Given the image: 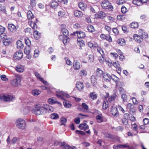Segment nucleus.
I'll return each mask as SVG.
<instances>
[{
  "label": "nucleus",
  "instance_id": "1",
  "mask_svg": "<svg viewBox=\"0 0 149 149\" xmlns=\"http://www.w3.org/2000/svg\"><path fill=\"white\" fill-rule=\"evenodd\" d=\"M112 76H111L108 74L104 73L103 76V80L105 81L108 82L109 81L112 79L116 82V86H118V84L119 83H118L119 79L114 75L113 74Z\"/></svg>",
  "mask_w": 149,
  "mask_h": 149
},
{
  "label": "nucleus",
  "instance_id": "2",
  "mask_svg": "<svg viewBox=\"0 0 149 149\" xmlns=\"http://www.w3.org/2000/svg\"><path fill=\"white\" fill-rule=\"evenodd\" d=\"M101 5L103 8L108 9L110 11L112 10L113 9L111 3L107 0H103L101 3Z\"/></svg>",
  "mask_w": 149,
  "mask_h": 149
},
{
  "label": "nucleus",
  "instance_id": "3",
  "mask_svg": "<svg viewBox=\"0 0 149 149\" xmlns=\"http://www.w3.org/2000/svg\"><path fill=\"white\" fill-rule=\"evenodd\" d=\"M54 109L52 107L48 104L41 107V114H44L47 112H53Z\"/></svg>",
  "mask_w": 149,
  "mask_h": 149
},
{
  "label": "nucleus",
  "instance_id": "4",
  "mask_svg": "<svg viewBox=\"0 0 149 149\" xmlns=\"http://www.w3.org/2000/svg\"><path fill=\"white\" fill-rule=\"evenodd\" d=\"M17 126L19 128L24 129L26 126L25 121L22 119H18L16 121Z\"/></svg>",
  "mask_w": 149,
  "mask_h": 149
},
{
  "label": "nucleus",
  "instance_id": "5",
  "mask_svg": "<svg viewBox=\"0 0 149 149\" xmlns=\"http://www.w3.org/2000/svg\"><path fill=\"white\" fill-rule=\"evenodd\" d=\"M88 106L85 103H83L82 105L79 106L77 107V109L81 111L87 112L88 109Z\"/></svg>",
  "mask_w": 149,
  "mask_h": 149
},
{
  "label": "nucleus",
  "instance_id": "6",
  "mask_svg": "<svg viewBox=\"0 0 149 149\" xmlns=\"http://www.w3.org/2000/svg\"><path fill=\"white\" fill-rule=\"evenodd\" d=\"M32 111L36 115L41 114V107L36 105L33 108Z\"/></svg>",
  "mask_w": 149,
  "mask_h": 149
},
{
  "label": "nucleus",
  "instance_id": "7",
  "mask_svg": "<svg viewBox=\"0 0 149 149\" xmlns=\"http://www.w3.org/2000/svg\"><path fill=\"white\" fill-rule=\"evenodd\" d=\"M0 99L1 100L8 102L13 101L15 99V97L11 95H3L0 97Z\"/></svg>",
  "mask_w": 149,
  "mask_h": 149
},
{
  "label": "nucleus",
  "instance_id": "8",
  "mask_svg": "<svg viewBox=\"0 0 149 149\" xmlns=\"http://www.w3.org/2000/svg\"><path fill=\"white\" fill-rule=\"evenodd\" d=\"M58 39L62 41L65 45L66 43L69 42L70 41L69 38L68 36H65L63 35H60Z\"/></svg>",
  "mask_w": 149,
  "mask_h": 149
},
{
  "label": "nucleus",
  "instance_id": "9",
  "mask_svg": "<svg viewBox=\"0 0 149 149\" xmlns=\"http://www.w3.org/2000/svg\"><path fill=\"white\" fill-rule=\"evenodd\" d=\"M61 31L64 35L68 36L69 35L68 30L66 28V26L65 24H62L61 25Z\"/></svg>",
  "mask_w": 149,
  "mask_h": 149
},
{
  "label": "nucleus",
  "instance_id": "10",
  "mask_svg": "<svg viewBox=\"0 0 149 149\" xmlns=\"http://www.w3.org/2000/svg\"><path fill=\"white\" fill-rule=\"evenodd\" d=\"M94 17L96 19H103L106 17V14L102 11H99L94 15Z\"/></svg>",
  "mask_w": 149,
  "mask_h": 149
},
{
  "label": "nucleus",
  "instance_id": "11",
  "mask_svg": "<svg viewBox=\"0 0 149 149\" xmlns=\"http://www.w3.org/2000/svg\"><path fill=\"white\" fill-rule=\"evenodd\" d=\"M23 54L22 52L19 50L16 52L14 56V58L15 59L20 60L23 57Z\"/></svg>",
  "mask_w": 149,
  "mask_h": 149
},
{
  "label": "nucleus",
  "instance_id": "12",
  "mask_svg": "<svg viewBox=\"0 0 149 149\" xmlns=\"http://www.w3.org/2000/svg\"><path fill=\"white\" fill-rule=\"evenodd\" d=\"M111 112L112 115L114 116L117 117L119 115V113L117 108L115 107H112L111 109Z\"/></svg>",
  "mask_w": 149,
  "mask_h": 149
},
{
  "label": "nucleus",
  "instance_id": "13",
  "mask_svg": "<svg viewBox=\"0 0 149 149\" xmlns=\"http://www.w3.org/2000/svg\"><path fill=\"white\" fill-rule=\"evenodd\" d=\"M20 78L17 77L12 80L11 81V84L13 86H17L20 84Z\"/></svg>",
  "mask_w": 149,
  "mask_h": 149
},
{
  "label": "nucleus",
  "instance_id": "14",
  "mask_svg": "<svg viewBox=\"0 0 149 149\" xmlns=\"http://www.w3.org/2000/svg\"><path fill=\"white\" fill-rule=\"evenodd\" d=\"M100 37L102 39L106 40L109 42L112 41V38L109 35H105L104 34H102L100 36Z\"/></svg>",
  "mask_w": 149,
  "mask_h": 149
},
{
  "label": "nucleus",
  "instance_id": "15",
  "mask_svg": "<svg viewBox=\"0 0 149 149\" xmlns=\"http://www.w3.org/2000/svg\"><path fill=\"white\" fill-rule=\"evenodd\" d=\"M133 37L135 40L138 42H140L143 41V39L142 37L137 34H134Z\"/></svg>",
  "mask_w": 149,
  "mask_h": 149
},
{
  "label": "nucleus",
  "instance_id": "16",
  "mask_svg": "<svg viewBox=\"0 0 149 149\" xmlns=\"http://www.w3.org/2000/svg\"><path fill=\"white\" fill-rule=\"evenodd\" d=\"M77 34L78 38H84L86 37V34L84 32L81 31H77L75 33Z\"/></svg>",
  "mask_w": 149,
  "mask_h": 149
},
{
  "label": "nucleus",
  "instance_id": "17",
  "mask_svg": "<svg viewBox=\"0 0 149 149\" xmlns=\"http://www.w3.org/2000/svg\"><path fill=\"white\" fill-rule=\"evenodd\" d=\"M8 28L11 31L13 32H15L17 30V28L15 26L12 24H8Z\"/></svg>",
  "mask_w": 149,
  "mask_h": 149
},
{
  "label": "nucleus",
  "instance_id": "18",
  "mask_svg": "<svg viewBox=\"0 0 149 149\" xmlns=\"http://www.w3.org/2000/svg\"><path fill=\"white\" fill-rule=\"evenodd\" d=\"M95 72L96 76L100 77L103 76L104 74L102 70L99 68H97Z\"/></svg>",
  "mask_w": 149,
  "mask_h": 149
},
{
  "label": "nucleus",
  "instance_id": "19",
  "mask_svg": "<svg viewBox=\"0 0 149 149\" xmlns=\"http://www.w3.org/2000/svg\"><path fill=\"white\" fill-rule=\"evenodd\" d=\"M97 95L95 92H93L90 93L89 94V97L92 100L96 99L97 98Z\"/></svg>",
  "mask_w": 149,
  "mask_h": 149
},
{
  "label": "nucleus",
  "instance_id": "20",
  "mask_svg": "<svg viewBox=\"0 0 149 149\" xmlns=\"http://www.w3.org/2000/svg\"><path fill=\"white\" fill-rule=\"evenodd\" d=\"M73 67L74 70H78L80 68V63L78 62L74 63L73 64Z\"/></svg>",
  "mask_w": 149,
  "mask_h": 149
},
{
  "label": "nucleus",
  "instance_id": "21",
  "mask_svg": "<svg viewBox=\"0 0 149 149\" xmlns=\"http://www.w3.org/2000/svg\"><path fill=\"white\" fill-rule=\"evenodd\" d=\"M76 86L77 89L81 91L84 88V85L83 83L78 82L76 84Z\"/></svg>",
  "mask_w": 149,
  "mask_h": 149
},
{
  "label": "nucleus",
  "instance_id": "22",
  "mask_svg": "<svg viewBox=\"0 0 149 149\" xmlns=\"http://www.w3.org/2000/svg\"><path fill=\"white\" fill-rule=\"evenodd\" d=\"M79 128L81 130H86L89 127L86 123H84L81 124L79 126Z\"/></svg>",
  "mask_w": 149,
  "mask_h": 149
},
{
  "label": "nucleus",
  "instance_id": "23",
  "mask_svg": "<svg viewBox=\"0 0 149 149\" xmlns=\"http://www.w3.org/2000/svg\"><path fill=\"white\" fill-rule=\"evenodd\" d=\"M74 16L77 17H82L83 14L81 11L78 10H75L74 12Z\"/></svg>",
  "mask_w": 149,
  "mask_h": 149
},
{
  "label": "nucleus",
  "instance_id": "24",
  "mask_svg": "<svg viewBox=\"0 0 149 149\" xmlns=\"http://www.w3.org/2000/svg\"><path fill=\"white\" fill-rule=\"evenodd\" d=\"M91 82L93 86H95L97 84V79L95 75H92L91 77Z\"/></svg>",
  "mask_w": 149,
  "mask_h": 149
},
{
  "label": "nucleus",
  "instance_id": "25",
  "mask_svg": "<svg viewBox=\"0 0 149 149\" xmlns=\"http://www.w3.org/2000/svg\"><path fill=\"white\" fill-rule=\"evenodd\" d=\"M103 117L102 114H99L96 116V119L97 122L101 123L103 121Z\"/></svg>",
  "mask_w": 149,
  "mask_h": 149
},
{
  "label": "nucleus",
  "instance_id": "26",
  "mask_svg": "<svg viewBox=\"0 0 149 149\" xmlns=\"http://www.w3.org/2000/svg\"><path fill=\"white\" fill-rule=\"evenodd\" d=\"M79 8L82 10L84 11L87 8V6L86 4L83 3H80L78 4Z\"/></svg>",
  "mask_w": 149,
  "mask_h": 149
},
{
  "label": "nucleus",
  "instance_id": "27",
  "mask_svg": "<svg viewBox=\"0 0 149 149\" xmlns=\"http://www.w3.org/2000/svg\"><path fill=\"white\" fill-rule=\"evenodd\" d=\"M77 44L80 47L79 49H81V47L84 45V42L80 38H78L77 40Z\"/></svg>",
  "mask_w": 149,
  "mask_h": 149
},
{
  "label": "nucleus",
  "instance_id": "28",
  "mask_svg": "<svg viewBox=\"0 0 149 149\" xmlns=\"http://www.w3.org/2000/svg\"><path fill=\"white\" fill-rule=\"evenodd\" d=\"M16 45H17V47L18 49H22L24 47V46L23 44L22 43V42L19 40L17 41Z\"/></svg>",
  "mask_w": 149,
  "mask_h": 149
},
{
  "label": "nucleus",
  "instance_id": "29",
  "mask_svg": "<svg viewBox=\"0 0 149 149\" xmlns=\"http://www.w3.org/2000/svg\"><path fill=\"white\" fill-rule=\"evenodd\" d=\"M118 83H119V84H118V86H117V87H119L118 90L120 92V93L125 92V90L121 86H120V85H121L122 86H123V83L122 82H119L118 81Z\"/></svg>",
  "mask_w": 149,
  "mask_h": 149
},
{
  "label": "nucleus",
  "instance_id": "30",
  "mask_svg": "<svg viewBox=\"0 0 149 149\" xmlns=\"http://www.w3.org/2000/svg\"><path fill=\"white\" fill-rule=\"evenodd\" d=\"M5 30V28L0 25V32L1 33L0 34V38H2V36H6V33H3Z\"/></svg>",
  "mask_w": 149,
  "mask_h": 149
},
{
  "label": "nucleus",
  "instance_id": "31",
  "mask_svg": "<svg viewBox=\"0 0 149 149\" xmlns=\"http://www.w3.org/2000/svg\"><path fill=\"white\" fill-rule=\"evenodd\" d=\"M87 74L86 71L85 70L83 69L80 71L79 74L81 77H85L87 75Z\"/></svg>",
  "mask_w": 149,
  "mask_h": 149
},
{
  "label": "nucleus",
  "instance_id": "32",
  "mask_svg": "<svg viewBox=\"0 0 149 149\" xmlns=\"http://www.w3.org/2000/svg\"><path fill=\"white\" fill-rule=\"evenodd\" d=\"M16 68V70L17 72H21L23 71L24 67L22 65H18Z\"/></svg>",
  "mask_w": 149,
  "mask_h": 149
},
{
  "label": "nucleus",
  "instance_id": "33",
  "mask_svg": "<svg viewBox=\"0 0 149 149\" xmlns=\"http://www.w3.org/2000/svg\"><path fill=\"white\" fill-rule=\"evenodd\" d=\"M41 35V33H39L38 31H33V35L34 38L36 39H38L39 37Z\"/></svg>",
  "mask_w": 149,
  "mask_h": 149
},
{
  "label": "nucleus",
  "instance_id": "34",
  "mask_svg": "<svg viewBox=\"0 0 149 149\" xmlns=\"http://www.w3.org/2000/svg\"><path fill=\"white\" fill-rule=\"evenodd\" d=\"M64 105L66 108H70L72 106V104L70 102L67 101L65 100L63 102Z\"/></svg>",
  "mask_w": 149,
  "mask_h": 149
},
{
  "label": "nucleus",
  "instance_id": "35",
  "mask_svg": "<svg viewBox=\"0 0 149 149\" xmlns=\"http://www.w3.org/2000/svg\"><path fill=\"white\" fill-rule=\"evenodd\" d=\"M40 91L39 90L35 89L32 91L31 93L34 96H37L40 93Z\"/></svg>",
  "mask_w": 149,
  "mask_h": 149
},
{
  "label": "nucleus",
  "instance_id": "36",
  "mask_svg": "<svg viewBox=\"0 0 149 149\" xmlns=\"http://www.w3.org/2000/svg\"><path fill=\"white\" fill-rule=\"evenodd\" d=\"M97 52L100 53L102 56L103 57H104V54L103 50L100 47H98L97 48Z\"/></svg>",
  "mask_w": 149,
  "mask_h": 149
},
{
  "label": "nucleus",
  "instance_id": "37",
  "mask_svg": "<svg viewBox=\"0 0 149 149\" xmlns=\"http://www.w3.org/2000/svg\"><path fill=\"white\" fill-rule=\"evenodd\" d=\"M56 99L54 97L48 99V102L51 104H53L56 103Z\"/></svg>",
  "mask_w": 149,
  "mask_h": 149
},
{
  "label": "nucleus",
  "instance_id": "38",
  "mask_svg": "<svg viewBox=\"0 0 149 149\" xmlns=\"http://www.w3.org/2000/svg\"><path fill=\"white\" fill-rule=\"evenodd\" d=\"M117 42L119 45L121 46L125 45V41L123 39H121L118 40Z\"/></svg>",
  "mask_w": 149,
  "mask_h": 149
},
{
  "label": "nucleus",
  "instance_id": "39",
  "mask_svg": "<svg viewBox=\"0 0 149 149\" xmlns=\"http://www.w3.org/2000/svg\"><path fill=\"white\" fill-rule=\"evenodd\" d=\"M87 28L89 32H92L95 31L94 27L91 25H88Z\"/></svg>",
  "mask_w": 149,
  "mask_h": 149
},
{
  "label": "nucleus",
  "instance_id": "40",
  "mask_svg": "<svg viewBox=\"0 0 149 149\" xmlns=\"http://www.w3.org/2000/svg\"><path fill=\"white\" fill-rule=\"evenodd\" d=\"M60 121L61 124H60V125H65V123L67 122V119L64 117H62L60 119Z\"/></svg>",
  "mask_w": 149,
  "mask_h": 149
},
{
  "label": "nucleus",
  "instance_id": "41",
  "mask_svg": "<svg viewBox=\"0 0 149 149\" xmlns=\"http://www.w3.org/2000/svg\"><path fill=\"white\" fill-rule=\"evenodd\" d=\"M3 45L5 46H8L10 43V40L8 39H4L3 40Z\"/></svg>",
  "mask_w": 149,
  "mask_h": 149
},
{
  "label": "nucleus",
  "instance_id": "42",
  "mask_svg": "<svg viewBox=\"0 0 149 149\" xmlns=\"http://www.w3.org/2000/svg\"><path fill=\"white\" fill-rule=\"evenodd\" d=\"M108 102L106 101H104L103 102L102 107L103 109H106L108 107Z\"/></svg>",
  "mask_w": 149,
  "mask_h": 149
},
{
  "label": "nucleus",
  "instance_id": "43",
  "mask_svg": "<svg viewBox=\"0 0 149 149\" xmlns=\"http://www.w3.org/2000/svg\"><path fill=\"white\" fill-rule=\"evenodd\" d=\"M27 16L29 19H31L33 17V15L31 11H29L27 13Z\"/></svg>",
  "mask_w": 149,
  "mask_h": 149
},
{
  "label": "nucleus",
  "instance_id": "44",
  "mask_svg": "<svg viewBox=\"0 0 149 149\" xmlns=\"http://www.w3.org/2000/svg\"><path fill=\"white\" fill-rule=\"evenodd\" d=\"M138 24L137 22H132L130 25L131 28H135L138 27Z\"/></svg>",
  "mask_w": 149,
  "mask_h": 149
},
{
  "label": "nucleus",
  "instance_id": "45",
  "mask_svg": "<svg viewBox=\"0 0 149 149\" xmlns=\"http://www.w3.org/2000/svg\"><path fill=\"white\" fill-rule=\"evenodd\" d=\"M133 105L131 103H128L127 105V108L128 109H130L129 111H132L133 112L134 110L133 109Z\"/></svg>",
  "mask_w": 149,
  "mask_h": 149
},
{
  "label": "nucleus",
  "instance_id": "46",
  "mask_svg": "<svg viewBox=\"0 0 149 149\" xmlns=\"http://www.w3.org/2000/svg\"><path fill=\"white\" fill-rule=\"evenodd\" d=\"M119 148H129L130 146L128 145V143H126L123 145H119Z\"/></svg>",
  "mask_w": 149,
  "mask_h": 149
},
{
  "label": "nucleus",
  "instance_id": "47",
  "mask_svg": "<svg viewBox=\"0 0 149 149\" xmlns=\"http://www.w3.org/2000/svg\"><path fill=\"white\" fill-rule=\"evenodd\" d=\"M116 96V94H113L111 96L109 97L108 99L109 101L110 102H111L114 101L115 100Z\"/></svg>",
  "mask_w": 149,
  "mask_h": 149
},
{
  "label": "nucleus",
  "instance_id": "48",
  "mask_svg": "<svg viewBox=\"0 0 149 149\" xmlns=\"http://www.w3.org/2000/svg\"><path fill=\"white\" fill-rule=\"evenodd\" d=\"M121 12L123 14H125L127 11V8L124 6H122L121 8Z\"/></svg>",
  "mask_w": 149,
  "mask_h": 149
},
{
  "label": "nucleus",
  "instance_id": "49",
  "mask_svg": "<svg viewBox=\"0 0 149 149\" xmlns=\"http://www.w3.org/2000/svg\"><path fill=\"white\" fill-rule=\"evenodd\" d=\"M65 12L64 10H61L58 13V15L61 17H63L65 15Z\"/></svg>",
  "mask_w": 149,
  "mask_h": 149
},
{
  "label": "nucleus",
  "instance_id": "50",
  "mask_svg": "<svg viewBox=\"0 0 149 149\" xmlns=\"http://www.w3.org/2000/svg\"><path fill=\"white\" fill-rule=\"evenodd\" d=\"M50 6L53 8L55 9L56 5V1H53L49 4Z\"/></svg>",
  "mask_w": 149,
  "mask_h": 149
},
{
  "label": "nucleus",
  "instance_id": "51",
  "mask_svg": "<svg viewBox=\"0 0 149 149\" xmlns=\"http://www.w3.org/2000/svg\"><path fill=\"white\" fill-rule=\"evenodd\" d=\"M66 64L69 65H72V62L70 60V59L67 57L64 58Z\"/></svg>",
  "mask_w": 149,
  "mask_h": 149
},
{
  "label": "nucleus",
  "instance_id": "52",
  "mask_svg": "<svg viewBox=\"0 0 149 149\" xmlns=\"http://www.w3.org/2000/svg\"><path fill=\"white\" fill-rule=\"evenodd\" d=\"M25 41L26 45L29 47L31 45V42L29 39L28 38H25Z\"/></svg>",
  "mask_w": 149,
  "mask_h": 149
},
{
  "label": "nucleus",
  "instance_id": "53",
  "mask_svg": "<svg viewBox=\"0 0 149 149\" xmlns=\"http://www.w3.org/2000/svg\"><path fill=\"white\" fill-rule=\"evenodd\" d=\"M145 33L144 31L141 29H140L138 31L139 35L141 36V37L145 35Z\"/></svg>",
  "mask_w": 149,
  "mask_h": 149
},
{
  "label": "nucleus",
  "instance_id": "54",
  "mask_svg": "<svg viewBox=\"0 0 149 149\" xmlns=\"http://www.w3.org/2000/svg\"><path fill=\"white\" fill-rule=\"evenodd\" d=\"M132 3L135 5L139 6L140 5L141 2L139 0H133Z\"/></svg>",
  "mask_w": 149,
  "mask_h": 149
},
{
  "label": "nucleus",
  "instance_id": "55",
  "mask_svg": "<svg viewBox=\"0 0 149 149\" xmlns=\"http://www.w3.org/2000/svg\"><path fill=\"white\" fill-rule=\"evenodd\" d=\"M31 26L32 27V28L33 29L35 30L37 28V25L36 24L35 22H31Z\"/></svg>",
  "mask_w": 149,
  "mask_h": 149
},
{
  "label": "nucleus",
  "instance_id": "56",
  "mask_svg": "<svg viewBox=\"0 0 149 149\" xmlns=\"http://www.w3.org/2000/svg\"><path fill=\"white\" fill-rule=\"evenodd\" d=\"M75 132L76 133L79 135H81L83 136H84L86 135V133L82 131L77 130Z\"/></svg>",
  "mask_w": 149,
  "mask_h": 149
},
{
  "label": "nucleus",
  "instance_id": "57",
  "mask_svg": "<svg viewBox=\"0 0 149 149\" xmlns=\"http://www.w3.org/2000/svg\"><path fill=\"white\" fill-rule=\"evenodd\" d=\"M132 126L133 130L134 131H136V133H137L138 128L136 124L135 123H134L132 125Z\"/></svg>",
  "mask_w": 149,
  "mask_h": 149
},
{
  "label": "nucleus",
  "instance_id": "58",
  "mask_svg": "<svg viewBox=\"0 0 149 149\" xmlns=\"http://www.w3.org/2000/svg\"><path fill=\"white\" fill-rule=\"evenodd\" d=\"M63 146H64V148L65 149H76L75 147L74 146H70L68 145H65V146L63 145Z\"/></svg>",
  "mask_w": 149,
  "mask_h": 149
},
{
  "label": "nucleus",
  "instance_id": "59",
  "mask_svg": "<svg viewBox=\"0 0 149 149\" xmlns=\"http://www.w3.org/2000/svg\"><path fill=\"white\" fill-rule=\"evenodd\" d=\"M88 60L90 62H93L94 61L93 56V55L90 54L88 55Z\"/></svg>",
  "mask_w": 149,
  "mask_h": 149
},
{
  "label": "nucleus",
  "instance_id": "60",
  "mask_svg": "<svg viewBox=\"0 0 149 149\" xmlns=\"http://www.w3.org/2000/svg\"><path fill=\"white\" fill-rule=\"evenodd\" d=\"M34 74L37 78L40 81L41 80V79L42 78L40 76V74L38 72H35Z\"/></svg>",
  "mask_w": 149,
  "mask_h": 149
},
{
  "label": "nucleus",
  "instance_id": "61",
  "mask_svg": "<svg viewBox=\"0 0 149 149\" xmlns=\"http://www.w3.org/2000/svg\"><path fill=\"white\" fill-rule=\"evenodd\" d=\"M1 78L3 81H6L8 80V79L6 78L5 75L3 74L0 76Z\"/></svg>",
  "mask_w": 149,
  "mask_h": 149
},
{
  "label": "nucleus",
  "instance_id": "62",
  "mask_svg": "<svg viewBox=\"0 0 149 149\" xmlns=\"http://www.w3.org/2000/svg\"><path fill=\"white\" fill-rule=\"evenodd\" d=\"M121 97L123 99L124 102H125L127 100V96L125 94H123L122 95Z\"/></svg>",
  "mask_w": 149,
  "mask_h": 149
},
{
  "label": "nucleus",
  "instance_id": "63",
  "mask_svg": "<svg viewBox=\"0 0 149 149\" xmlns=\"http://www.w3.org/2000/svg\"><path fill=\"white\" fill-rule=\"evenodd\" d=\"M19 139L17 137L13 138L11 142L12 143L15 144L18 141Z\"/></svg>",
  "mask_w": 149,
  "mask_h": 149
},
{
  "label": "nucleus",
  "instance_id": "64",
  "mask_svg": "<svg viewBox=\"0 0 149 149\" xmlns=\"http://www.w3.org/2000/svg\"><path fill=\"white\" fill-rule=\"evenodd\" d=\"M143 122L144 125L148 124L149 123V119L147 118H145L143 119Z\"/></svg>",
  "mask_w": 149,
  "mask_h": 149
}]
</instances>
